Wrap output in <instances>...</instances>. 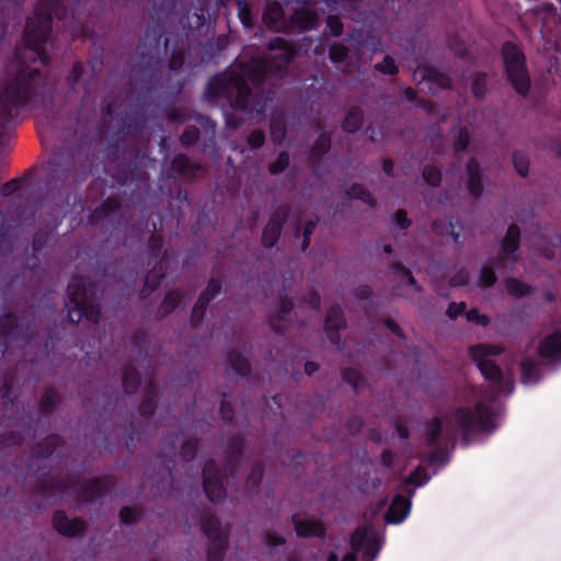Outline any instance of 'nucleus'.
<instances>
[{
	"label": "nucleus",
	"mask_w": 561,
	"mask_h": 561,
	"mask_svg": "<svg viewBox=\"0 0 561 561\" xmlns=\"http://www.w3.org/2000/svg\"><path fill=\"white\" fill-rule=\"evenodd\" d=\"M290 522L297 536L300 538L317 537L324 539L327 536V529L320 520L300 519L298 514H293Z\"/></svg>",
	"instance_id": "393cba45"
},
{
	"label": "nucleus",
	"mask_w": 561,
	"mask_h": 561,
	"mask_svg": "<svg viewBox=\"0 0 561 561\" xmlns=\"http://www.w3.org/2000/svg\"><path fill=\"white\" fill-rule=\"evenodd\" d=\"M208 306L209 305H207L203 300H199V298L197 297V300L194 304L190 316V323L193 328H197L201 325L205 318Z\"/></svg>",
	"instance_id": "13d9d810"
},
{
	"label": "nucleus",
	"mask_w": 561,
	"mask_h": 561,
	"mask_svg": "<svg viewBox=\"0 0 561 561\" xmlns=\"http://www.w3.org/2000/svg\"><path fill=\"white\" fill-rule=\"evenodd\" d=\"M345 195L350 198L359 199L369 207L376 206V199L373 194L360 183H354L345 190Z\"/></svg>",
	"instance_id": "49530a36"
},
{
	"label": "nucleus",
	"mask_w": 561,
	"mask_h": 561,
	"mask_svg": "<svg viewBox=\"0 0 561 561\" xmlns=\"http://www.w3.org/2000/svg\"><path fill=\"white\" fill-rule=\"evenodd\" d=\"M123 123L128 131H140L148 123L146 104H136L124 114Z\"/></svg>",
	"instance_id": "7c9ffc66"
},
{
	"label": "nucleus",
	"mask_w": 561,
	"mask_h": 561,
	"mask_svg": "<svg viewBox=\"0 0 561 561\" xmlns=\"http://www.w3.org/2000/svg\"><path fill=\"white\" fill-rule=\"evenodd\" d=\"M501 57L507 82L518 95L526 96L530 90L531 80L523 49L517 44L506 41L501 47Z\"/></svg>",
	"instance_id": "0eeeda50"
},
{
	"label": "nucleus",
	"mask_w": 561,
	"mask_h": 561,
	"mask_svg": "<svg viewBox=\"0 0 561 561\" xmlns=\"http://www.w3.org/2000/svg\"><path fill=\"white\" fill-rule=\"evenodd\" d=\"M202 531L209 540L207 561H224L228 549V533L221 527L218 516L209 511L201 513Z\"/></svg>",
	"instance_id": "1a4fd4ad"
},
{
	"label": "nucleus",
	"mask_w": 561,
	"mask_h": 561,
	"mask_svg": "<svg viewBox=\"0 0 561 561\" xmlns=\"http://www.w3.org/2000/svg\"><path fill=\"white\" fill-rule=\"evenodd\" d=\"M520 382L523 385H535L540 380V364L533 358H525L519 364Z\"/></svg>",
	"instance_id": "c9c22d12"
},
{
	"label": "nucleus",
	"mask_w": 561,
	"mask_h": 561,
	"mask_svg": "<svg viewBox=\"0 0 561 561\" xmlns=\"http://www.w3.org/2000/svg\"><path fill=\"white\" fill-rule=\"evenodd\" d=\"M342 379L351 385L354 389H357L360 387V385L364 381L362 373L353 367H347L343 369L342 371Z\"/></svg>",
	"instance_id": "774afa93"
},
{
	"label": "nucleus",
	"mask_w": 561,
	"mask_h": 561,
	"mask_svg": "<svg viewBox=\"0 0 561 561\" xmlns=\"http://www.w3.org/2000/svg\"><path fill=\"white\" fill-rule=\"evenodd\" d=\"M348 38L355 42L357 49L369 48L373 53L381 50L380 39L370 34H364L362 30H354Z\"/></svg>",
	"instance_id": "ea45409f"
},
{
	"label": "nucleus",
	"mask_w": 561,
	"mask_h": 561,
	"mask_svg": "<svg viewBox=\"0 0 561 561\" xmlns=\"http://www.w3.org/2000/svg\"><path fill=\"white\" fill-rule=\"evenodd\" d=\"M293 308L294 304L291 299L286 295L280 296L278 311L270 317V327L274 332L278 334L285 333L287 330V317Z\"/></svg>",
	"instance_id": "c756f323"
},
{
	"label": "nucleus",
	"mask_w": 561,
	"mask_h": 561,
	"mask_svg": "<svg viewBox=\"0 0 561 561\" xmlns=\"http://www.w3.org/2000/svg\"><path fill=\"white\" fill-rule=\"evenodd\" d=\"M244 437L242 434L233 435L226 449V469L233 474L241 463L244 455Z\"/></svg>",
	"instance_id": "bb28decb"
},
{
	"label": "nucleus",
	"mask_w": 561,
	"mask_h": 561,
	"mask_svg": "<svg viewBox=\"0 0 561 561\" xmlns=\"http://www.w3.org/2000/svg\"><path fill=\"white\" fill-rule=\"evenodd\" d=\"M465 169L467 191L472 198L478 199L484 191V172L474 157L468 159Z\"/></svg>",
	"instance_id": "aec40b11"
},
{
	"label": "nucleus",
	"mask_w": 561,
	"mask_h": 561,
	"mask_svg": "<svg viewBox=\"0 0 561 561\" xmlns=\"http://www.w3.org/2000/svg\"><path fill=\"white\" fill-rule=\"evenodd\" d=\"M180 442V433L169 434L162 442L159 451L156 455L158 466L162 468L163 474L168 479V485L173 483L172 470L175 466V456L178 453V443Z\"/></svg>",
	"instance_id": "4468645a"
},
{
	"label": "nucleus",
	"mask_w": 561,
	"mask_h": 561,
	"mask_svg": "<svg viewBox=\"0 0 561 561\" xmlns=\"http://www.w3.org/2000/svg\"><path fill=\"white\" fill-rule=\"evenodd\" d=\"M364 123V112L359 106H353L348 110L342 123V129L347 134L358 131Z\"/></svg>",
	"instance_id": "79ce46f5"
},
{
	"label": "nucleus",
	"mask_w": 561,
	"mask_h": 561,
	"mask_svg": "<svg viewBox=\"0 0 561 561\" xmlns=\"http://www.w3.org/2000/svg\"><path fill=\"white\" fill-rule=\"evenodd\" d=\"M121 202L116 197H107L104 199L90 215L93 224H99L110 219L121 210Z\"/></svg>",
	"instance_id": "473e14b6"
},
{
	"label": "nucleus",
	"mask_w": 561,
	"mask_h": 561,
	"mask_svg": "<svg viewBox=\"0 0 561 561\" xmlns=\"http://www.w3.org/2000/svg\"><path fill=\"white\" fill-rule=\"evenodd\" d=\"M262 20L267 28L275 32H287L288 19H285V13L282 5L277 2H273L266 5Z\"/></svg>",
	"instance_id": "cd10ccee"
},
{
	"label": "nucleus",
	"mask_w": 561,
	"mask_h": 561,
	"mask_svg": "<svg viewBox=\"0 0 561 561\" xmlns=\"http://www.w3.org/2000/svg\"><path fill=\"white\" fill-rule=\"evenodd\" d=\"M222 472L214 459H208L203 467V489L211 503H220L226 497Z\"/></svg>",
	"instance_id": "f8f14e48"
},
{
	"label": "nucleus",
	"mask_w": 561,
	"mask_h": 561,
	"mask_svg": "<svg viewBox=\"0 0 561 561\" xmlns=\"http://www.w3.org/2000/svg\"><path fill=\"white\" fill-rule=\"evenodd\" d=\"M170 256L165 251L163 256L156 262L153 267L146 274L144 286L140 289L139 296L141 299L149 297L152 291L160 286L161 280L165 277L169 270Z\"/></svg>",
	"instance_id": "6ab92c4d"
},
{
	"label": "nucleus",
	"mask_w": 561,
	"mask_h": 561,
	"mask_svg": "<svg viewBox=\"0 0 561 561\" xmlns=\"http://www.w3.org/2000/svg\"><path fill=\"white\" fill-rule=\"evenodd\" d=\"M505 287L508 295L523 298L534 293L535 288L516 277H507L505 280Z\"/></svg>",
	"instance_id": "a18cd8bd"
},
{
	"label": "nucleus",
	"mask_w": 561,
	"mask_h": 561,
	"mask_svg": "<svg viewBox=\"0 0 561 561\" xmlns=\"http://www.w3.org/2000/svg\"><path fill=\"white\" fill-rule=\"evenodd\" d=\"M350 545L352 552L355 554L364 549V553L370 556L373 559L377 556L379 548H373L370 540L367 538V529L364 526H358L351 536Z\"/></svg>",
	"instance_id": "2f4dec72"
},
{
	"label": "nucleus",
	"mask_w": 561,
	"mask_h": 561,
	"mask_svg": "<svg viewBox=\"0 0 561 561\" xmlns=\"http://www.w3.org/2000/svg\"><path fill=\"white\" fill-rule=\"evenodd\" d=\"M237 4L240 22L245 28H252L254 25V19L249 2L247 0H239Z\"/></svg>",
	"instance_id": "6e6d98bb"
},
{
	"label": "nucleus",
	"mask_w": 561,
	"mask_h": 561,
	"mask_svg": "<svg viewBox=\"0 0 561 561\" xmlns=\"http://www.w3.org/2000/svg\"><path fill=\"white\" fill-rule=\"evenodd\" d=\"M65 444L59 434H50L42 442L36 443L31 449V459L27 463L26 473L30 477L36 476L34 494L44 499H53L57 494L77 493L80 485V478L68 474L66 477H48L50 456L55 450Z\"/></svg>",
	"instance_id": "7ed1b4c3"
},
{
	"label": "nucleus",
	"mask_w": 561,
	"mask_h": 561,
	"mask_svg": "<svg viewBox=\"0 0 561 561\" xmlns=\"http://www.w3.org/2000/svg\"><path fill=\"white\" fill-rule=\"evenodd\" d=\"M87 165L80 162V150L62 148L48 162L45 178V201L61 210L70 204V192L75 191L87 175Z\"/></svg>",
	"instance_id": "f03ea898"
},
{
	"label": "nucleus",
	"mask_w": 561,
	"mask_h": 561,
	"mask_svg": "<svg viewBox=\"0 0 561 561\" xmlns=\"http://www.w3.org/2000/svg\"><path fill=\"white\" fill-rule=\"evenodd\" d=\"M95 65H84L81 60H76L65 77L67 96L69 99L83 94V99L90 95L91 83L95 79Z\"/></svg>",
	"instance_id": "9d476101"
},
{
	"label": "nucleus",
	"mask_w": 561,
	"mask_h": 561,
	"mask_svg": "<svg viewBox=\"0 0 561 561\" xmlns=\"http://www.w3.org/2000/svg\"><path fill=\"white\" fill-rule=\"evenodd\" d=\"M222 290V282L218 277H210L207 282L206 288L199 294V300L210 304Z\"/></svg>",
	"instance_id": "09e8293b"
},
{
	"label": "nucleus",
	"mask_w": 561,
	"mask_h": 561,
	"mask_svg": "<svg viewBox=\"0 0 561 561\" xmlns=\"http://www.w3.org/2000/svg\"><path fill=\"white\" fill-rule=\"evenodd\" d=\"M3 379V385L0 388V399L2 400V409L7 412L12 410L16 400L13 390L14 373H7Z\"/></svg>",
	"instance_id": "a19ab883"
},
{
	"label": "nucleus",
	"mask_w": 561,
	"mask_h": 561,
	"mask_svg": "<svg viewBox=\"0 0 561 561\" xmlns=\"http://www.w3.org/2000/svg\"><path fill=\"white\" fill-rule=\"evenodd\" d=\"M61 403V397L53 387H47L39 400V412L43 415L51 414Z\"/></svg>",
	"instance_id": "58836bf2"
},
{
	"label": "nucleus",
	"mask_w": 561,
	"mask_h": 561,
	"mask_svg": "<svg viewBox=\"0 0 561 561\" xmlns=\"http://www.w3.org/2000/svg\"><path fill=\"white\" fill-rule=\"evenodd\" d=\"M374 70L388 76H396L399 73V67L390 55H386L382 61L375 64Z\"/></svg>",
	"instance_id": "680f3d73"
},
{
	"label": "nucleus",
	"mask_w": 561,
	"mask_h": 561,
	"mask_svg": "<svg viewBox=\"0 0 561 561\" xmlns=\"http://www.w3.org/2000/svg\"><path fill=\"white\" fill-rule=\"evenodd\" d=\"M422 178L431 187H438L442 183V170L434 164H426L422 171Z\"/></svg>",
	"instance_id": "603ef678"
},
{
	"label": "nucleus",
	"mask_w": 561,
	"mask_h": 561,
	"mask_svg": "<svg viewBox=\"0 0 561 561\" xmlns=\"http://www.w3.org/2000/svg\"><path fill=\"white\" fill-rule=\"evenodd\" d=\"M141 376L137 368L129 365L123 374V389L126 394L136 393L140 387Z\"/></svg>",
	"instance_id": "37998d69"
},
{
	"label": "nucleus",
	"mask_w": 561,
	"mask_h": 561,
	"mask_svg": "<svg viewBox=\"0 0 561 561\" xmlns=\"http://www.w3.org/2000/svg\"><path fill=\"white\" fill-rule=\"evenodd\" d=\"M332 136L328 131H322L310 148L309 159L312 164L321 162L322 158L331 150Z\"/></svg>",
	"instance_id": "f704fd0d"
},
{
	"label": "nucleus",
	"mask_w": 561,
	"mask_h": 561,
	"mask_svg": "<svg viewBox=\"0 0 561 561\" xmlns=\"http://www.w3.org/2000/svg\"><path fill=\"white\" fill-rule=\"evenodd\" d=\"M350 49L342 43H334L329 47V59L333 64H342L347 60Z\"/></svg>",
	"instance_id": "4d7b16f0"
},
{
	"label": "nucleus",
	"mask_w": 561,
	"mask_h": 561,
	"mask_svg": "<svg viewBox=\"0 0 561 561\" xmlns=\"http://www.w3.org/2000/svg\"><path fill=\"white\" fill-rule=\"evenodd\" d=\"M199 440L197 438H188L182 443L180 448V457L185 462L192 461L197 454Z\"/></svg>",
	"instance_id": "5fc2aeb1"
},
{
	"label": "nucleus",
	"mask_w": 561,
	"mask_h": 561,
	"mask_svg": "<svg viewBox=\"0 0 561 561\" xmlns=\"http://www.w3.org/2000/svg\"><path fill=\"white\" fill-rule=\"evenodd\" d=\"M264 474V466L256 462L252 466L249 476L247 477V486L250 490H256L261 485Z\"/></svg>",
	"instance_id": "052dcab7"
},
{
	"label": "nucleus",
	"mask_w": 561,
	"mask_h": 561,
	"mask_svg": "<svg viewBox=\"0 0 561 561\" xmlns=\"http://www.w3.org/2000/svg\"><path fill=\"white\" fill-rule=\"evenodd\" d=\"M289 153L287 151H280L277 156V159L270 164L268 172L272 175H279L289 167Z\"/></svg>",
	"instance_id": "0e129e2a"
},
{
	"label": "nucleus",
	"mask_w": 561,
	"mask_h": 561,
	"mask_svg": "<svg viewBox=\"0 0 561 561\" xmlns=\"http://www.w3.org/2000/svg\"><path fill=\"white\" fill-rule=\"evenodd\" d=\"M472 360L477 364L481 375L484 377V379L489 380L490 382L495 383L499 386L500 392H508L511 393L514 389L513 381L505 380L504 374L502 368L492 359L490 358H478V357H471Z\"/></svg>",
	"instance_id": "2eb2a0df"
},
{
	"label": "nucleus",
	"mask_w": 561,
	"mask_h": 561,
	"mask_svg": "<svg viewBox=\"0 0 561 561\" xmlns=\"http://www.w3.org/2000/svg\"><path fill=\"white\" fill-rule=\"evenodd\" d=\"M161 38L160 26H148L131 61L129 84L144 98L151 96L157 91L161 79L163 67Z\"/></svg>",
	"instance_id": "20e7f679"
},
{
	"label": "nucleus",
	"mask_w": 561,
	"mask_h": 561,
	"mask_svg": "<svg viewBox=\"0 0 561 561\" xmlns=\"http://www.w3.org/2000/svg\"><path fill=\"white\" fill-rule=\"evenodd\" d=\"M411 501L401 494H397L385 514V520L388 524H400L409 515Z\"/></svg>",
	"instance_id": "c85d7f7f"
},
{
	"label": "nucleus",
	"mask_w": 561,
	"mask_h": 561,
	"mask_svg": "<svg viewBox=\"0 0 561 561\" xmlns=\"http://www.w3.org/2000/svg\"><path fill=\"white\" fill-rule=\"evenodd\" d=\"M471 357L489 358L490 356H499L504 352V348L499 345L478 344L469 350Z\"/></svg>",
	"instance_id": "8fccbe9b"
},
{
	"label": "nucleus",
	"mask_w": 561,
	"mask_h": 561,
	"mask_svg": "<svg viewBox=\"0 0 561 561\" xmlns=\"http://www.w3.org/2000/svg\"><path fill=\"white\" fill-rule=\"evenodd\" d=\"M201 170V164L192 162L187 154L179 153L171 160V172L167 176L168 179L179 176L185 180H194Z\"/></svg>",
	"instance_id": "b1692460"
},
{
	"label": "nucleus",
	"mask_w": 561,
	"mask_h": 561,
	"mask_svg": "<svg viewBox=\"0 0 561 561\" xmlns=\"http://www.w3.org/2000/svg\"><path fill=\"white\" fill-rule=\"evenodd\" d=\"M456 424L461 431V442L465 446L470 444L476 433L492 431L495 427V413L483 401H478L473 408L459 407L454 412Z\"/></svg>",
	"instance_id": "423d86ee"
},
{
	"label": "nucleus",
	"mask_w": 561,
	"mask_h": 561,
	"mask_svg": "<svg viewBox=\"0 0 561 561\" xmlns=\"http://www.w3.org/2000/svg\"><path fill=\"white\" fill-rule=\"evenodd\" d=\"M319 15L314 8H297L288 18L287 32L305 33L314 30Z\"/></svg>",
	"instance_id": "f3484780"
},
{
	"label": "nucleus",
	"mask_w": 561,
	"mask_h": 561,
	"mask_svg": "<svg viewBox=\"0 0 561 561\" xmlns=\"http://www.w3.org/2000/svg\"><path fill=\"white\" fill-rule=\"evenodd\" d=\"M164 240L163 237L157 233H152L148 239L149 257L151 260H160L167 250H163Z\"/></svg>",
	"instance_id": "864d4df0"
},
{
	"label": "nucleus",
	"mask_w": 561,
	"mask_h": 561,
	"mask_svg": "<svg viewBox=\"0 0 561 561\" xmlns=\"http://www.w3.org/2000/svg\"><path fill=\"white\" fill-rule=\"evenodd\" d=\"M268 50H279L271 56L243 55L224 71L214 75L207 82L205 96L210 103L225 99L232 110L251 117L263 116L272 101L268 92L253 93L249 83L261 85L266 80H279L287 76L288 67L295 57L291 44L275 37L267 43Z\"/></svg>",
	"instance_id": "f257e3e1"
},
{
	"label": "nucleus",
	"mask_w": 561,
	"mask_h": 561,
	"mask_svg": "<svg viewBox=\"0 0 561 561\" xmlns=\"http://www.w3.org/2000/svg\"><path fill=\"white\" fill-rule=\"evenodd\" d=\"M520 247V229L518 225L511 224L501 241V249L505 254H514Z\"/></svg>",
	"instance_id": "e433bc0d"
},
{
	"label": "nucleus",
	"mask_w": 561,
	"mask_h": 561,
	"mask_svg": "<svg viewBox=\"0 0 561 561\" xmlns=\"http://www.w3.org/2000/svg\"><path fill=\"white\" fill-rule=\"evenodd\" d=\"M187 48V41L182 35H171L164 37L163 49L165 54L170 51L168 59V67L170 70L179 71L182 69Z\"/></svg>",
	"instance_id": "dca6fc26"
},
{
	"label": "nucleus",
	"mask_w": 561,
	"mask_h": 561,
	"mask_svg": "<svg viewBox=\"0 0 561 561\" xmlns=\"http://www.w3.org/2000/svg\"><path fill=\"white\" fill-rule=\"evenodd\" d=\"M425 440L427 447H436L444 440L446 444H456V437L453 433H444L443 420L439 416H434L425 424Z\"/></svg>",
	"instance_id": "4be33fe9"
},
{
	"label": "nucleus",
	"mask_w": 561,
	"mask_h": 561,
	"mask_svg": "<svg viewBox=\"0 0 561 561\" xmlns=\"http://www.w3.org/2000/svg\"><path fill=\"white\" fill-rule=\"evenodd\" d=\"M471 91L474 98L482 100L488 91V75L479 71L473 76L471 82Z\"/></svg>",
	"instance_id": "3c124183"
},
{
	"label": "nucleus",
	"mask_w": 561,
	"mask_h": 561,
	"mask_svg": "<svg viewBox=\"0 0 561 561\" xmlns=\"http://www.w3.org/2000/svg\"><path fill=\"white\" fill-rule=\"evenodd\" d=\"M513 165L516 172L522 176L526 178L529 170V160L526 153L520 151H514L513 153Z\"/></svg>",
	"instance_id": "338daca9"
},
{
	"label": "nucleus",
	"mask_w": 561,
	"mask_h": 561,
	"mask_svg": "<svg viewBox=\"0 0 561 561\" xmlns=\"http://www.w3.org/2000/svg\"><path fill=\"white\" fill-rule=\"evenodd\" d=\"M346 328V320L339 305L331 306L327 311L324 330L329 341L334 345L341 344L340 332Z\"/></svg>",
	"instance_id": "412c9836"
},
{
	"label": "nucleus",
	"mask_w": 561,
	"mask_h": 561,
	"mask_svg": "<svg viewBox=\"0 0 561 561\" xmlns=\"http://www.w3.org/2000/svg\"><path fill=\"white\" fill-rule=\"evenodd\" d=\"M67 294L69 297L68 319L71 323H79L82 319L98 323L101 318L102 289L98 282L83 275L71 277Z\"/></svg>",
	"instance_id": "39448f33"
},
{
	"label": "nucleus",
	"mask_w": 561,
	"mask_h": 561,
	"mask_svg": "<svg viewBox=\"0 0 561 561\" xmlns=\"http://www.w3.org/2000/svg\"><path fill=\"white\" fill-rule=\"evenodd\" d=\"M53 526L60 535L67 538H75L83 534L88 528V524L83 518H69L64 510H58L54 513Z\"/></svg>",
	"instance_id": "a211bd4d"
},
{
	"label": "nucleus",
	"mask_w": 561,
	"mask_h": 561,
	"mask_svg": "<svg viewBox=\"0 0 561 561\" xmlns=\"http://www.w3.org/2000/svg\"><path fill=\"white\" fill-rule=\"evenodd\" d=\"M114 484L115 479L111 474L80 480L77 501L80 504H95L110 493Z\"/></svg>",
	"instance_id": "9b49d317"
},
{
	"label": "nucleus",
	"mask_w": 561,
	"mask_h": 561,
	"mask_svg": "<svg viewBox=\"0 0 561 561\" xmlns=\"http://www.w3.org/2000/svg\"><path fill=\"white\" fill-rule=\"evenodd\" d=\"M38 334V328L35 321L21 325L19 318L8 311L0 316V359L4 357L9 350L10 342H18L21 347L28 345Z\"/></svg>",
	"instance_id": "6e6552de"
},
{
	"label": "nucleus",
	"mask_w": 561,
	"mask_h": 561,
	"mask_svg": "<svg viewBox=\"0 0 561 561\" xmlns=\"http://www.w3.org/2000/svg\"><path fill=\"white\" fill-rule=\"evenodd\" d=\"M390 272L398 277L407 286L413 287L416 291H421L422 287L417 284L412 272L401 262H393L389 265Z\"/></svg>",
	"instance_id": "c03bdc74"
},
{
	"label": "nucleus",
	"mask_w": 561,
	"mask_h": 561,
	"mask_svg": "<svg viewBox=\"0 0 561 561\" xmlns=\"http://www.w3.org/2000/svg\"><path fill=\"white\" fill-rule=\"evenodd\" d=\"M497 282L496 273L492 266H482L480 270L478 286L488 289L494 286Z\"/></svg>",
	"instance_id": "bf43d9fd"
},
{
	"label": "nucleus",
	"mask_w": 561,
	"mask_h": 561,
	"mask_svg": "<svg viewBox=\"0 0 561 561\" xmlns=\"http://www.w3.org/2000/svg\"><path fill=\"white\" fill-rule=\"evenodd\" d=\"M421 78L422 81L430 83V90H447L451 88V79L446 73L438 71L432 67H419L414 72V77Z\"/></svg>",
	"instance_id": "a878e982"
},
{
	"label": "nucleus",
	"mask_w": 561,
	"mask_h": 561,
	"mask_svg": "<svg viewBox=\"0 0 561 561\" xmlns=\"http://www.w3.org/2000/svg\"><path fill=\"white\" fill-rule=\"evenodd\" d=\"M227 362L231 369L241 377L249 376L252 370L249 359L239 351H229Z\"/></svg>",
	"instance_id": "4c0bfd02"
},
{
	"label": "nucleus",
	"mask_w": 561,
	"mask_h": 561,
	"mask_svg": "<svg viewBox=\"0 0 561 561\" xmlns=\"http://www.w3.org/2000/svg\"><path fill=\"white\" fill-rule=\"evenodd\" d=\"M537 354L549 363L561 362V331L546 335L538 344Z\"/></svg>",
	"instance_id": "5701e85b"
},
{
	"label": "nucleus",
	"mask_w": 561,
	"mask_h": 561,
	"mask_svg": "<svg viewBox=\"0 0 561 561\" xmlns=\"http://www.w3.org/2000/svg\"><path fill=\"white\" fill-rule=\"evenodd\" d=\"M24 442V435L19 431H10L0 435V450L5 447L20 446Z\"/></svg>",
	"instance_id": "e2e57ef3"
},
{
	"label": "nucleus",
	"mask_w": 561,
	"mask_h": 561,
	"mask_svg": "<svg viewBox=\"0 0 561 561\" xmlns=\"http://www.w3.org/2000/svg\"><path fill=\"white\" fill-rule=\"evenodd\" d=\"M183 296L178 290H171L165 294L163 300L160 304L159 312L162 316L171 314L181 304Z\"/></svg>",
	"instance_id": "de8ad7c7"
},
{
	"label": "nucleus",
	"mask_w": 561,
	"mask_h": 561,
	"mask_svg": "<svg viewBox=\"0 0 561 561\" xmlns=\"http://www.w3.org/2000/svg\"><path fill=\"white\" fill-rule=\"evenodd\" d=\"M199 136V129L194 125H190L186 126L183 133L181 134L180 142L183 147L188 148L191 146H194L198 141Z\"/></svg>",
	"instance_id": "69168bd1"
},
{
	"label": "nucleus",
	"mask_w": 561,
	"mask_h": 561,
	"mask_svg": "<svg viewBox=\"0 0 561 561\" xmlns=\"http://www.w3.org/2000/svg\"><path fill=\"white\" fill-rule=\"evenodd\" d=\"M159 397L158 386L154 380H150L146 386L142 401L138 408L141 416L150 417L154 414L157 409V400Z\"/></svg>",
	"instance_id": "72a5a7b5"
},
{
	"label": "nucleus",
	"mask_w": 561,
	"mask_h": 561,
	"mask_svg": "<svg viewBox=\"0 0 561 561\" xmlns=\"http://www.w3.org/2000/svg\"><path fill=\"white\" fill-rule=\"evenodd\" d=\"M290 216V206L288 204L279 205L270 216L266 226L263 229L261 243L266 249H272L278 242L283 228Z\"/></svg>",
	"instance_id": "ddd939ff"
}]
</instances>
